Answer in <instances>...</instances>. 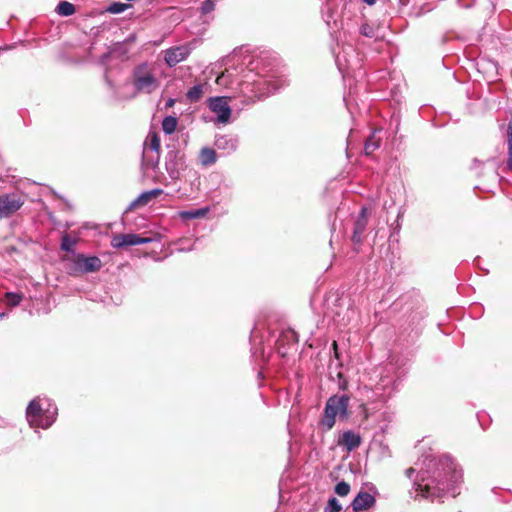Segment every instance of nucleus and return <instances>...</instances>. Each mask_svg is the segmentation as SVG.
Masks as SVG:
<instances>
[{
    "label": "nucleus",
    "mask_w": 512,
    "mask_h": 512,
    "mask_svg": "<svg viewBox=\"0 0 512 512\" xmlns=\"http://www.w3.org/2000/svg\"><path fill=\"white\" fill-rule=\"evenodd\" d=\"M369 221V210L367 207H362L357 219L354 222L353 234L351 240L354 244H361L363 236L367 230Z\"/></svg>",
    "instance_id": "obj_9"
},
{
    "label": "nucleus",
    "mask_w": 512,
    "mask_h": 512,
    "mask_svg": "<svg viewBox=\"0 0 512 512\" xmlns=\"http://www.w3.org/2000/svg\"><path fill=\"white\" fill-rule=\"evenodd\" d=\"M23 205L21 198L16 194L0 196V219L7 218L18 211Z\"/></svg>",
    "instance_id": "obj_8"
},
{
    "label": "nucleus",
    "mask_w": 512,
    "mask_h": 512,
    "mask_svg": "<svg viewBox=\"0 0 512 512\" xmlns=\"http://www.w3.org/2000/svg\"><path fill=\"white\" fill-rule=\"evenodd\" d=\"M415 473V470L413 468H409L406 470V475L408 478H412V475Z\"/></svg>",
    "instance_id": "obj_35"
},
{
    "label": "nucleus",
    "mask_w": 512,
    "mask_h": 512,
    "mask_svg": "<svg viewBox=\"0 0 512 512\" xmlns=\"http://www.w3.org/2000/svg\"><path fill=\"white\" fill-rule=\"evenodd\" d=\"M298 335L294 330H286L282 332L280 338L277 340V347L279 353L285 357L288 354V349H284V345L287 344H297Z\"/></svg>",
    "instance_id": "obj_14"
},
{
    "label": "nucleus",
    "mask_w": 512,
    "mask_h": 512,
    "mask_svg": "<svg viewBox=\"0 0 512 512\" xmlns=\"http://www.w3.org/2000/svg\"><path fill=\"white\" fill-rule=\"evenodd\" d=\"M175 103V100L173 98H169L168 102L166 103V107H172Z\"/></svg>",
    "instance_id": "obj_36"
},
{
    "label": "nucleus",
    "mask_w": 512,
    "mask_h": 512,
    "mask_svg": "<svg viewBox=\"0 0 512 512\" xmlns=\"http://www.w3.org/2000/svg\"><path fill=\"white\" fill-rule=\"evenodd\" d=\"M349 399L346 396H332L327 400L325 413L322 417V427L331 429L336 422V417L347 418Z\"/></svg>",
    "instance_id": "obj_2"
},
{
    "label": "nucleus",
    "mask_w": 512,
    "mask_h": 512,
    "mask_svg": "<svg viewBox=\"0 0 512 512\" xmlns=\"http://www.w3.org/2000/svg\"><path fill=\"white\" fill-rule=\"evenodd\" d=\"M363 2L368 5H373V4H375L376 0H363Z\"/></svg>",
    "instance_id": "obj_37"
},
{
    "label": "nucleus",
    "mask_w": 512,
    "mask_h": 512,
    "mask_svg": "<svg viewBox=\"0 0 512 512\" xmlns=\"http://www.w3.org/2000/svg\"><path fill=\"white\" fill-rule=\"evenodd\" d=\"M381 138L377 136V131H373L372 134L367 138L364 146V152L366 155H371L376 149L379 148Z\"/></svg>",
    "instance_id": "obj_17"
},
{
    "label": "nucleus",
    "mask_w": 512,
    "mask_h": 512,
    "mask_svg": "<svg viewBox=\"0 0 512 512\" xmlns=\"http://www.w3.org/2000/svg\"><path fill=\"white\" fill-rule=\"evenodd\" d=\"M338 367H339V364L337 363L336 367H335V375H336V378L338 379V386H339V388H344V382L341 381L342 373H341V371L337 370Z\"/></svg>",
    "instance_id": "obj_32"
},
{
    "label": "nucleus",
    "mask_w": 512,
    "mask_h": 512,
    "mask_svg": "<svg viewBox=\"0 0 512 512\" xmlns=\"http://www.w3.org/2000/svg\"><path fill=\"white\" fill-rule=\"evenodd\" d=\"M425 469L418 475L413 483L411 494L415 498H424L434 501L445 495L455 497L458 495L462 482V470L457 463L447 455L440 457H426L423 461Z\"/></svg>",
    "instance_id": "obj_1"
},
{
    "label": "nucleus",
    "mask_w": 512,
    "mask_h": 512,
    "mask_svg": "<svg viewBox=\"0 0 512 512\" xmlns=\"http://www.w3.org/2000/svg\"><path fill=\"white\" fill-rule=\"evenodd\" d=\"M508 144L507 168L512 171V143Z\"/></svg>",
    "instance_id": "obj_31"
},
{
    "label": "nucleus",
    "mask_w": 512,
    "mask_h": 512,
    "mask_svg": "<svg viewBox=\"0 0 512 512\" xmlns=\"http://www.w3.org/2000/svg\"><path fill=\"white\" fill-rule=\"evenodd\" d=\"M72 274L91 273L100 270L102 261L97 256L86 257L83 254H78L72 259Z\"/></svg>",
    "instance_id": "obj_4"
},
{
    "label": "nucleus",
    "mask_w": 512,
    "mask_h": 512,
    "mask_svg": "<svg viewBox=\"0 0 512 512\" xmlns=\"http://www.w3.org/2000/svg\"><path fill=\"white\" fill-rule=\"evenodd\" d=\"M128 7L129 5L124 3H113L107 8V11L112 14H119L124 12Z\"/></svg>",
    "instance_id": "obj_27"
},
{
    "label": "nucleus",
    "mask_w": 512,
    "mask_h": 512,
    "mask_svg": "<svg viewBox=\"0 0 512 512\" xmlns=\"http://www.w3.org/2000/svg\"><path fill=\"white\" fill-rule=\"evenodd\" d=\"M26 415L29 424L35 428H48L51 425V421L43 415V410L39 400L33 399L26 410Z\"/></svg>",
    "instance_id": "obj_5"
},
{
    "label": "nucleus",
    "mask_w": 512,
    "mask_h": 512,
    "mask_svg": "<svg viewBox=\"0 0 512 512\" xmlns=\"http://www.w3.org/2000/svg\"><path fill=\"white\" fill-rule=\"evenodd\" d=\"M199 159L203 166H209L216 162L217 154L214 149L204 147L200 150Z\"/></svg>",
    "instance_id": "obj_16"
},
{
    "label": "nucleus",
    "mask_w": 512,
    "mask_h": 512,
    "mask_svg": "<svg viewBox=\"0 0 512 512\" xmlns=\"http://www.w3.org/2000/svg\"><path fill=\"white\" fill-rule=\"evenodd\" d=\"M208 212V207L191 211H182L180 212V217L185 220L203 218L207 215Z\"/></svg>",
    "instance_id": "obj_18"
},
{
    "label": "nucleus",
    "mask_w": 512,
    "mask_h": 512,
    "mask_svg": "<svg viewBox=\"0 0 512 512\" xmlns=\"http://www.w3.org/2000/svg\"><path fill=\"white\" fill-rule=\"evenodd\" d=\"M334 374H335V371H333L332 364H330L329 365V379L335 380Z\"/></svg>",
    "instance_id": "obj_34"
},
{
    "label": "nucleus",
    "mask_w": 512,
    "mask_h": 512,
    "mask_svg": "<svg viewBox=\"0 0 512 512\" xmlns=\"http://www.w3.org/2000/svg\"><path fill=\"white\" fill-rule=\"evenodd\" d=\"M332 346H333V348H334L335 355H336V357L338 358V354H337V343H336V341H334V342H333Z\"/></svg>",
    "instance_id": "obj_38"
},
{
    "label": "nucleus",
    "mask_w": 512,
    "mask_h": 512,
    "mask_svg": "<svg viewBox=\"0 0 512 512\" xmlns=\"http://www.w3.org/2000/svg\"><path fill=\"white\" fill-rule=\"evenodd\" d=\"M163 193L162 189L156 188L150 191H145L142 194H140L131 204L130 209H137L140 207L146 206L149 202H151L153 199H156L158 196H160Z\"/></svg>",
    "instance_id": "obj_12"
},
{
    "label": "nucleus",
    "mask_w": 512,
    "mask_h": 512,
    "mask_svg": "<svg viewBox=\"0 0 512 512\" xmlns=\"http://www.w3.org/2000/svg\"><path fill=\"white\" fill-rule=\"evenodd\" d=\"M207 87V83L194 85L188 90L186 96H201L208 92Z\"/></svg>",
    "instance_id": "obj_22"
},
{
    "label": "nucleus",
    "mask_w": 512,
    "mask_h": 512,
    "mask_svg": "<svg viewBox=\"0 0 512 512\" xmlns=\"http://www.w3.org/2000/svg\"><path fill=\"white\" fill-rule=\"evenodd\" d=\"M134 86L138 92L150 94L158 87V81L146 64L139 65L134 70Z\"/></svg>",
    "instance_id": "obj_3"
},
{
    "label": "nucleus",
    "mask_w": 512,
    "mask_h": 512,
    "mask_svg": "<svg viewBox=\"0 0 512 512\" xmlns=\"http://www.w3.org/2000/svg\"><path fill=\"white\" fill-rule=\"evenodd\" d=\"M344 101H345V105L348 109H350V102L347 101V98H344Z\"/></svg>",
    "instance_id": "obj_39"
},
{
    "label": "nucleus",
    "mask_w": 512,
    "mask_h": 512,
    "mask_svg": "<svg viewBox=\"0 0 512 512\" xmlns=\"http://www.w3.org/2000/svg\"><path fill=\"white\" fill-rule=\"evenodd\" d=\"M151 242V238L142 237L133 233L116 234L112 237L111 245L114 248L142 245Z\"/></svg>",
    "instance_id": "obj_7"
},
{
    "label": "nucleus",
    "mask_w": 512,
    "mask_h": 512,
    "mask_svg": "<svg viewBox=\"0 0 512 512\" xmlns=\"http://www.w3.org/2000/svg\"><path fill=\"white\" fill-rule=\"evenodd\" d=\"M146 144L151 150L159 152L161 144L158 134L155 132L149 133Z\"/></svg>",
    "instance_id": "obj_21"
},
{
    "label": "nucleus",
    "mask_w": 512,
    "mask_h": 512,
    "mask_svg": "<svg viewBox=\"0 0 512 512\" xmlns=\"http://www.w3.org/2000/svg\"><path fill=\"white\" fill-rule=\"evenodd\" d=\"M215 9V0H205L202 3L201 11L203 14L212 12Z\"/></svg>",
    "instance_id": "obj_29"
},
{
    "label": "nucleus",
    "mask_w": 512,
    "mask_h": 512,
    "mask_svg": "<svg viewBox=\"0 0 512 512\" xmlns=\"http://www.w3.org/2000/svg\"><path fill=\"white\" fill-rule=\"evenodd\" d=\"M360 33L366 37H373L374 36V30L373 28L365 23V24H362L361 27H360Z\"/></svg>",
    "instance_id": "obj_30"
},
{
    "label": "nucleus",
    "mask_w": 512,
    "mask_h": 512,
    "mask_svg": "<svg viewBox=\"0 0 512 512\" xmlns=\"http://www.w3.org/2000/svg\"><path fill=\"white\" fill-rule=\"evenodd\" d=\"M341 510L342 505L335 497L330 498L324 508V512H340Z\"/></svg>",
    "instance_id": "obj_23"
},
{
    "label": "nucleus",
    "mask_w": 512,
    "mask_h": 512,
    "mask_svg": "<svg viewBox=\"0 0 512 512\" xmlns=\"http://www.w3.org/2000/svg\"><path fill=\"white\" fill-rule=\"evenodd\" d=\"M75 244H76V240L72 239L69 235L65 234L62 237L61 249L63 251L70 252L73 250V247L75 246Z\"/></svg>",
    "instance_id": "obj_25"
},
{
    "label": "nucleus",
    "mask_w": 512,
    "mask_h": 512,
    "mask_svg": "<svg viewBox=\"0 0 512 512\" xmlns=\"http://www.w3.org/2000/svg\"><path fill=\"white\" fill-rule=\"evenodd\" d=\"M56 12L61 16H71L75 13V6L68 1H60Z\"/></svg>",
    "instance_id": "obj_19"
},
{
    "label": "nucleus",
    "mask_w": 512,
    "mask_h": 512,
    "mask_svg": "<svg viewBox=\"0 0 512 512\" xmlns=\"http://www.w3.org/2000/svg\"><path fill=\"white\" fill-rule=\"evenodd\" d=\"M376 499L373 495L366 491H360L351 503L354 512H361L373 507Z\"/></svg>",
    "instance_id": "obj_11"
},
{
    "label": "nucleus",
    "mask_w": 512,
    "mask_h": 512,
    "mask_svg": "<svg viewBox=\"0 0 512 512\" xmlns=\"http://www.w3.org/2000/svg\"><path fill=\"white\" fill-rule=\"evenodd\" d=\"M190 54V49L187 46L172 47L165 51V62L169 67H173L185 60Z\"/></svg>",
    "instance_id": "obj_10"
},
{
    "label": "nucleus",
    "mask_w": 512,
    "mask_h": 512,
    "mask_svg": "<svg viewBox=\"0 0 512 512\" xmlns=\"http://www.w3.org/2000/svg\"><path fill=\"white\" fill-rule=\"evenodd\" d=\"M349 492L350 485L345 481H341L335 486V493L341 497L347 496Z\"/></svg>",
    "instance_id": "obj_26"
},
{
    "label": "nucleus",
    "mask_w": 512,
    "mask_h": 512,
    "mask_svg": "<svg viewBox=\"0 0 512 512\" xmlns=\"http://www.w3.org/2000/svg\"><path fill=\"white\" fill-rule=\"evenodd\" d=\"M507 143H512V119L509 121L507 127Z\"/></svg>",
    "instance_id": "obj_33"
},
{
    "label": "nucleus",
    "mask_w": 512,
    "mask_h": 512,
    "mask_svg": "<svg viewBox=\"0 0 512 512\" xmlns=\"http://www.w3.org/2000/svg\"><path fill=\"white\" fill-rule=\"evenodd\" d=\"M5 298L7 300V304L10 307H15V306L19 305V303L21 302L22 295L18 294V293L8 292L5 294Z\"/></svg>",
    "instance_id": "obj_24"
},
{
    "label": "nucleus",
    "mask_w": 512,
    "mask_h": 512,
    "mask_svg": "<svg viewBox=\"0 0 512 512\" xmlns=\"http://www.w3.org/2000/svg\"><path fill=\"white\" fill-rule=\"evenodd\" d=\"M209 109L217 114V121L222 124L229 122L231 116V108L227 102V98H208Z\"/></svg>",
    "instance_id": "obj_6"
},
{
    "label": "nucleus",
    "mask_w": 512,
    "mask_h": 512,
    "mask_svg": "<svg viewBox=\"0 0 512 512\" xmlns=\"http://www.w3.org/2000/svg\"><path fill=\"white\" fill-rule=\"evenodd\" d=\"M177 128V119L173 116H167L162 121V129L166 134H172Z\"/></svg>",
    "instance_id": "obj_20"
},
{
    "label": "nucleus",
    "mask_w": 512,
    "mask_h": 512,
    "mask_svg": "<svg viewBox=\"0 0 512 512\" xmlns=\"http://www.w3.org/2000/svg\"><path fill=\"white\" fill-rule=\"evenodd\" d=\"M230 77L229 70L225 69L223 72H221L220 75H218L215 79V83L218 85H224L226 86L228 84V78Z\"/></svg>",
    "instance_id": "obj_28"
},
{
    "label": "nucleus",
    "mask_w": 512,
    "mask_h": 512,
    "mask_svg": "<svg viewBox=\"0 0 512 512\" xmlns=\"http://www.w3.org/2000/svg\"><path fill=\"white\" fill-rule=\"evenodd\" d=\"M338 444L344 446L347 451H352L361 444V437L351 430L345 431L339 437Z\"/></svg>",
    "instance_id": "obj_13"
},
{
    "label": "nucleus",
    "mask_w": 512,
    "mask_h": 512,
    "mask_svg": "<svg viewBox=\"0 0 512 512\" xmlns=\"http://www.w3.org/2000/svg\"><path fill=\"white\" fill-rule=\"evenodd\" d=\"M400 382L398 380L390 379L387 376L381 377L379 383L376 386V390H381V395L389 397L391 393L397 390Z\"/></svg>",
    "instance_id": "obj_15"
}]
</instances>
